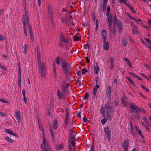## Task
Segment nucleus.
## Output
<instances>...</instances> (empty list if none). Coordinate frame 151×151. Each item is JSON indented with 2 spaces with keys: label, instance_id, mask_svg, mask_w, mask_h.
Returning a JSON list of instances; mask_svg holds the SVG:
<instances>
[{
  "label": "nucleus",
  "instance_id": "nucleus-1",
  "mask_svg": "<svg viewBox=\"0 0 151 151\" xmlns=\"http://www.w3.org/2000/svg\"><path fill=\"white\" fill-rule=\"evenodd\" d=\"M60 65L62 67V70L63 71H70L71 69L70 65L65 61V59L62 58H60V56L58 55L56 58L55 62L59 66L60 65Z\"/></svg>",
  "mask_w": 151,
  "mask_h": 151
},
{
  "label": "nucleus",
  "instance_id": "nucleus-2",
  "mask_svg": "<svg viewBox=\"0 0 151 151\" xmlns=\"http://www.w3.org/2000/svg\"><path fill=\"white\" fill-rule=\"evenodd\" d=\"M37 61L39 67V71L42 76L45 78L46 77V65L41 62V55H37Z\"/></svg>",
  "mask_w": 151,
  "mask_h": 151
},
{
  "label": "nucleus",
  "instance_id": "nucleus-3",
  "mask_svg": "<svg viewBox=\"0 0 151 151\" xmlns=\"http://www.w3.org/2000/svg\"><path fill=\"white\" fill-rule=\"evenodd\" d=\"M129 107L135 111V113L134 114H135V117H134L135 118L139 119V118L138 115V111H140L143 114L146 113V111L145 109L139 107L134 103H131L129 105Z\"/></svg>",
  "mask_w": 151,
  "mask_h": 151
},
{
  "label": "nucleus",
  "instance_id": "nucleus-4",
  "mask_svg": "<svg viewBox=\"0 0 151 151\" xmlns=\"http://www.w3.org/2000/svg\"><path fill=\"white\" fill-rule=\"evenodd\" d=\"M70 136L68 139V143L72 144L73 147H74L76 145V143L74 141L75 140V137L76 134L75 132H73L70 129H69Z\"/></svg>",
  "mask_w": 151,
  "mask_h": 151
},
{
  "label": "nucleus",
  "instance_id": "nucleus-5",
  "mask_svg": "<svg viewBox=\"0 0 151 151\" xmlns=\"http://www.w3.org/2000/svg\"><path fill=\"white\" fill-rule=\"evenodd\" d=\"M59 37V39L60 41L62 42L63 43H65L66 46L68 45L69 43V41L65 38L64 35L62 32H60Z\"/></svg>",
  "mask_w": 151,
  "mask_h": 151
},
{
  "label": "nucleus",
  "instance_id": "nucleus-6",
  "mask_svg": "<svg viewBox=\"0 0 151 151\" xmlns=\"http://www.w3.org/2000/svg\"><path fill=\"white\" fill-rule=\"evenodd\" d=\"M106 113L107 115V119L109 120H111L113 116V110L112 107L106 109Z\"/></svg>",
  "mask_w": 151,
  "mask_h": 151
},
{
  "label": "nucleus",
  "instance_id": "nucleus-7",
  "mask_svg": "<svg viewBox=\"0 0 151 151\" xmlns=\"http://www.w3.org/2000/svg\"><path fill=\"white\" fill-rule=\"evenodd\" d=\"M104 131L107 134V137L106 138L108 140H109L111 139V130H109V127L107 126L104 128Z\"/></svg>",
  "mask_w": 151,
  "mask_h": 151
},
{
  "label": "nucleus",
  "instance_id": "nucleus-8",
  "mask_svg": "<svg viewBox=\"0 0 151 151\" xmlns=\"http://www.w3.org/2000/svg\"><path fill=\"white\" fill-rule=\"evenodd\" d=\"M129 143V139L128 138L126 139L124 141L123 144H122L123 147L124 148V151L128 150Z\"/></svg>",
  "mask_w": 151,
  "mask_h": 151
},
{
  "label": "nucleus",
  "instance_id": "nucleus-9",
  "mask_svg": "<svg viewBox=\"0 0 151 151\" xmlns=\"http://www.w3.org/2000/svg\"><path fill=\"white\" fill-rule=\"evenodd\" d=\"M15 113V114L16 118L17 120V122L19 125L20 123L21 120L20 111L18 109L16 110Z\"/></svg>",
  "mask_w": 151,
  "mask_h": 151
},
{
  "label": "nucleus",
  "instance_id": "nucleus-10",
  "mask_svg": "<svg viewBox=\"0 0 151 151\" xmlns=\"http://www.w3.org/2000/svg\"><path fill=\"white\" fill-rule=\"evenodd\" d=\"M117 27L118 28L119 33H121L123 28L122 23L119 20H118V22L117 23Z\"/></svg>",
  "mask_w": 151,
  "mask_h": 151
},
{
  "label": "nucleus",
  "instance_id": "nucleus-11",
  "mask_svg": "<svg viewBox=\"0 0 151 151\" xmlns=\"http://www.w3.org/2000/svg\"><path fill=\"white\" fill-rule=\"evenodd\" d=\"M65 110L66 112V115L65 116V119L64 122V124H65V128H66L68 124V121L69 118V109L67 107L66 108Z\"/></svg>",
  "mask_w": 151,
  "mask_h": 151
},
{
  "label": "nucleus",
  "instance_id": "nucleus-12",
  "mask_svg": "<svg viewBox=\"0 0 151 151\" xmlns=\"http://www.w3.org/2000/svg\"><path fill=\"white\" fill-rule=\"evenodd\" d=\"M104 43L103 45V49L105 51H108L109 48V44L106 40H103Z\"/></svg>",
  "mask_w": 151,
  "mask_h": 151
},
{
  "label": "nucleus",
  "instance_id": "nucleus-13",
  "mask_svg": "<svg viewBox=\"0 0 151 151\" xmlns=\"http://www.w3.org/2000/svg\"><path fill=\"white\" fill-rule=\"evenodd\" d=\"M135 132H138V134L141 137V138L142 139H144V137L143 136V134L142 133V131L141 129H140L137 126H135Z\"/></svg>",
  "mask_w": 151,
  "mask_h": 151
},
{
  "label": "nucleus",
  "instance_id": "nucleus-14",
  "mask_svg": "<svg viewBox=\"0 0 151 151\" xmlns=\"http://www.w3.org/2000/svg\"><path fill=\"white\" fill-rule=\"evenodd\" d=\"M101 35L102 36V40H106L107 37V32L106 30H102L101 32Z\"/></svg>",
  "mask_w": 151,
  "mask_h": 151
},
{
  "label": "nucleus",
  "instance_id": "nucleus-15",
  "mask_svg": "<svg viewBox=\"0 0 151 151\" xmlns=\"http://www.w3.org/2000/svg\"><path fill=\"white\" fill-rule=\"evenodd\" d=\"M47 10L48 14L49 16L51 17L52 15V10L50 5H49L47 6Z\"/></svg>",
  "mask_w": 151,
  "mask_h": 151
},
{
  "label": "nucleus",
  "instance_id": "nucleus-16",
  "mask_svg": "<svg viewBox=\"0 0 151 151\" xmlns=\"http://www.w3.org/2000/svg\"><path fill=\"white\" fill-rule=\"evenodd\" d=\"M106 94L109 97L111 96V86H108L106 91Z\"/></svg>",
  "mask_w": 151,
  "mask_h": 151
},
{
  "label": "nucleus",
  "instance_id": "nucleus-17",
  "mask_svg": "<svg viewBox=\"0 0 151 151\" xmlns=\"http://www.w3.org/2000/svg\"><path fill=\"white\" fill-rule=\"evenodd\" d=\"M96 66H94L93 67V72L96 74H97L100 70V68L99 67L97 63H96Z\"/></svg>",
  "mask_w": 151,
  "mask_h": 151
},
{
  "label": "nucleus",
  "instance_id": "nucleus-18",
  "mask_svg": "<svg viewBox=\"0 0 151 151\" xmlns=\"http://www.w3.org/2000/svg\"><path fill=\"white\" fill-rule=\"evenodd\" d=\"M49 126L50 130V134L52 137V139L53 141H55V137L54 135L53 134V132L52 131V128L51 127V125H50Z\"/></svg>",
  "mask_w": 151,
  "mask_h": 151
},
{
  "label": "nucleus",
  "instance_id": "nucleus-19",
  "mask_svg": "<svg viewBox=\"0 0 151 151\" xmlns=\"http://www.w3.org/2000/svg\"><path fill=\"white\" fill-rule=\"evenodd\" d=\"M100 88V86L99 85H97L96 86L93 88V90L92 91V93L94 96L96 95V92L97 89Z\"/></svg>",
  "mask_w": 151,
  "mask_h": 151
},
{
  "label": "nucleus",
  "instance_id": "nucleus-20",
  "mask_svg": "<svg viewBox=\"0 0 151 151\" xmlns=\"http://www.w3.org/2000/svg\"><path fill=\"white\" fill-rule=\"evenodd\" d=\"M57 95L60 99H62L63 97L64 93H61L60 90L58 89L57 93Z\"/></svg>",
  "mask_w": 151,
  "mask_h": 151
},
{
  "label": "nucleus",
  "instance_id": "nucleus-21",
  "mask_svg": "<svg viewBox=\"0 0 151 151\" xmlns=\"http://www.w3.org/2000/svg\"><path fill=\"white\" fill-rule=\"evenodd\" d=\"M24 18V21L26 22L28 20H29V18L28 13L26 11H25V15H23L22 17V20Z\"/></svg>",
  "mask_w": 151,
  "mask_h": 151
},
{
  "label": "nucleus",
  "instance_id": "nucleus-22",
  "mask_svg": "<svg viewBox=\"0 0 151 151\" xmlns=\"http://www.w3.org/2000/svg\"><path fill=\"white\" fill-rule=\"evenodd\" d=\"M127 39L126 36H124L122 39V44L125 46L126 47L127 45Z\"/></svg>",
  "mask_w": 151,
  "mask_h": 151
},
{
  "label": "nucleus",
  "instance_id": "nucleus-23",
  "mask_svg": "<svg viewBox=\"0 0 151 151\" xmlns=\"http://www.w3.org/2000/svg\"><path fill=\"white\" fill-rule=\"evenodd\" d=\"M53 127L54 129H56L58 127V125L57 121L55 119L53 121Z\"/></svg>",
  "mask_w": 151,
  "mask_h": 151
},
{
  "label": "nucleus",
  "instance_id": "nucleus-24",
  "mask_svg": "<svg viewBox=\"0 0 151 151\" xmlns=\"http://www.w3.org/2000/svg\"><path fill=\"white\" fill-rule=\"evenodd\" d=\"M41 150L43 151H50V148H49V147H43L42 145V144H41Z\"/></svg>",
  "mask_w": 151,
  "mask_h": 151
},
{
  "label": "nucleus",
  "instance_id": "nucleus-25",
  "mask_svg": "<svg viewBox=\"0 0 151 151\" xmlns=\"http://www.w3.org/2000/svg\"><path fill=\"white\" fill-rule=\"evenodd\" d=\"M46 139H45V137H44L43 141H42V144L43 145L44 147H49V145L47 144H46Z\"/></svg>",
  "mask_w": 151,
  "mask_h": 151
},
{
  "label": "nucleus",
  "instance_id": "nucleus-26",
  "mask_svg": "<svg viewBox=\"0 0 151 151\" xmlns=\"http://www.w3.org/2000/svg\"><path fill=\"white\" fill-rule=\"evenodd\" d=\"M126 78L127 79L128 81L130 82L131 84H132V85H133V86H135V84L134 83V82L133 81V80H132L131 79V78L130 77H127Z\"/></svg>",
  "mask_w": 151,
  "mask_h": 151
},
{
  "label": "nucleus",
  "instance_id": "nucleus-27",
  "mask_svg": "<svg viewBox=\"0 0 151 151\" xmlns=\"http://www.w3.org/2000/svg\"><path fill=\"white\" fill-rule=\"evenodd\" d=\"M126 5L129 8L131 11L133 12L134 13V14H136V12L134 9H133V8L129 4H126Z\"/></svg>",
  "mask_w": 151,
  "mask_h": 151
},
{
  "label": "nucleus",
  "instance_id": "nucleus-28",
  "mask_svg": "<svg viewBox=\"0 0 151 151\" xmlns=\"http://www.w3.org/2000/svg\"><path fill=\"white\" fill-rule=\"evenodd\" d=\"M124 60L127 62V63L128 64V65L131 68H132V64L131 63L129 60L127 58H124Z\"/></svg>",
  "mask_w": 151,
  "mask_h": 151
},
{
  "label": "nucleus",
  "instance_id": "nucleus-29",
  "mask_svg": "<svg viewBox=\"0 0 151 151\" xmlns=\"http://www.w3.org/2000/svg\"><path fill=\"white\" fill-rule=\"evenodd\" d=\"M106 15L107 16V18L108 19V21L112 20V16L110 13H109L108 15L106 13Z\"/></svg>",
  "mask_w": 151,
  "mask_h": 151
},
{
  "label": "nucleus",
  "instance_id": "nucleus-30",
  "mask_svg": "<svg viewBox=\"0 0 151 151\" xmlns=\"http://www.w3.org/2000/svg\"><path fill=\"white\" fill-rule=\"evenodd\" d=\"M4 138L5 139L7 140L8 142L10 143H13L14 142L12 140L11 138L9 137H4Z\"/></svg>",
  "mask_w": 151,
  "mask_h": 151
},
{
  "label": "nucleus",
  "instance_id": "nucleus-31",
  "mask_svg": "<svg viewBox=\"0 0 151 151\" xmlns=\"http://www.w3.org/2000/svg\"><path fill=\"white\" fill-rule=\"evenodd\" d=\"M26 22L27 24H28L29 31H31H31L32 30V26L30 25V24L29 23V20L28 19L27 21H26Z\"/></svg>",
  "mask_w": 151,
  "mask_h": 151
},
{
  "label": "nucleus",
  "instance_id": "nucleus-32",
  "mask_svg": "<svg viewBox=\"0 0 151 151\" xmlns=\"http://www.w3.org/2000/svg\"><path fill=\"white\" fill-rule=\"evenodd\" d=\"M36 51L37 55H40V47L39 45L37 46Z\"/></svg>",
  "mask_w": 151,
  "mask_h": 151
},
{
  "label": "nucleus",
  "instance_id": "nucleus-33",
  "mask_svg": "<svg viewBox=\"0 0 151 151\" xmlns=\"http://www.w3.org/2000/svg\"><path fill=\"white\" fill-rule=\"evenodd\" d=\"M100 112L101 115H104L105 113V110L104 108H101L100 109Z\"/></svg>",
  "mask_w": 151,
  "mask_h": 151
},
{
  "label": "nucleus",
  "instance_id": "nucleus-34",
  "mask_svg": "<svg viewBox=\"0 0 151 151\" xmlns=\"http://www.w3.org/2000/svg\"><path fill=\"white\" fill-rule=\"evenodd\" d=\"M108 22L109 23H108V24L109 26V29H111V28L112 27V20L108 21Z\"/></svg>",
  "mask_w": 151,
  "mask_h": 151
},
{
  "label": "nucleus",
  "instance_id": "nucleus-35",
  "mask_svg": "<svg viewBox=\"0 0 151 151\" xmlns=\"http://www.w3.org/2000/svg\"><path fill=\"white\" fill-rule=\"evenodd\" d=\"M29 31L30 37L31 40L32 41H33L34 40V39L33 35V32L32 30H31Z\"/></svg>",
  "mask_w": 151,
  "mask_h": 151
},
{
  "label": "nucleus",
  "instance_id": "nucleus-36",
  "mask_svg": "<svg viewBox=\"0 0 151 151\" xmlns=\"http://www.w3.org/2000/svg\"><path fill=\"white\" fill-rule=\"evenodd\" d=\"M105 105L106 107V109L109 108H112V107L111 106H110V102H109V100L107 102V103L105 104ZM105 107H106V106H105Z\"/></svg>",
  "mask_w": 151,
  "mask_h": 151
},
{
  "label": "nucleus",
  "instance_id": "nucleus-37",
  "mask_svg": "<svg viewBox=\"0 0 151 151\" xmlns=\"http://www.w3.org/2000/svg\"><path fill=\"white\" fill-rule=\"evenodd\" d=\"M140 87H141L144 90H145L147 92H148L150 91L149 90L148 88H147L146 87L142 84L141 85Z\"/></svg>",
  "mask_w": 151,
  "mask_h": 151
},
{
  "label": "nucleus",
  "instance_id": "nucleus-38",
  "mask_svg": "<svg viewBox=\"0 0 151 151\" xmlns=\"http://www.w3.org/2000/svg\"><path fill=\"white\" fill-rule=\"evenodd\" d=\"M107 11H106V13L107 14H108H108L109 13H110V11H111V9L110 6L109 5L107 6Z\"/></svg>",
  "mask_w": 151,
  "mask_h": 151
},
{
  "label": "nucleus",
  "instance_id": "nucleus-39",
  "mask_svg": "<svg viewBox=\"0 0 151 151\" xmlns=\"http://www.w3.org/2000/svg\"><path fill=\"white\" fill-rule=\"evenodd\" d=\"M129 74L130 76H132V77H136V78H137V77H138V76L137 75L130 72H129Z\"/></svg>",
  "mask_w": 151,
  "mask_h": 151
},
{
  "label": "nucleus",
  "instance_id": "nucleus-40",
  "mask_svg": "<svg viewBox=\"0 0 151 151\" xmlns=\"http://www.w3.org/2000/svg\"><path fill=\"white\" fill-rule=\"evenodd\" d=\"M107 121V119L106 118H104L101 120V123L103 125H104Z\"/></svg>",
  "mask_w": 151,
  "mask_h": 151
},
{
  "label": "nucleus",
  "instance_id": "nucleus-41",
  "mask_svg": "<svg viewBox=\"0 0 151 151\" xmlns=\"http://www.w3.org/2000/svg\"><path fill=\"white\" fill-rule=\"evenodd\" d=\"M121 101L122 104H123V105H124L125 106H127V102L124 99V98H122V99H121Z\"/></svg>",
  "mask_w": 151,
  "mask_h": 151
},
{
  "label": "nucleus",
  "instance_id": "nucleus-42",
  "mask_svg": "<svg viewBox=\"0 0 151 151\" xmlns=\"http://www.w3.org/2000/svg\"><path fill=\"white\" fill-rule=\"evenodd\" d=\"M73 40L75 41H76L79 40L80 39L79 37L77 36H73Z\"/></svg>",
  "mask_w": 151,
  "mask_h": 151
},
{
  "label": "nucleus",
  "instance_id": "nucleus-43",
  "mask_svg": "<svg viewBox=\"0 0 151 151\" xmlns=\"http://www.w3.org/2000/svg\"><path fill=\"white\" fill-rule=\"evenodd\" d=\"M107 5L103 4L102 6V9H101V10H103V12H104L106 11V8Z\"/></svg>",
  "mask_w": 151,
  "mask_h": 151
},
{
  "label": "nucleus",
  "instance_id": "nucleus-44",
  "mask_svg": "<svg viewBox=\"0 0 151 151\" xmlns=\"http://www.w3.org/2000/svg\"><path fill=\"white\" fill-rule=\"evenodd\" d=\"M109 30V32H112V33L114 34V35L115 34L116 32V29H112V27H111V29Z\"/></svg>",
  "mask_w": 151,
  "mask_h": 151
},
{
  "label": "nucleus",
  "instance_id": "nucleus-45",
  "mask_svg": "<svg viewBox=\"0 0 151 151\" xmlns=\"http://www.w3.org/2000/svg\"><path fill=\"white\" fill-rule=\"evenodd\" d=\"M72 144L69 143H68V149L69 150V151H72Z\"/></svg>",
  "mask_w": 151,
  "mask_h": 151
},
{
  "label": "nucleus",
  "instance_id": "nucleus-46",
  "mask_svg": "<svg viewBox=\"0 0 151 151\" xmlns=\"http://www.w3.org/2000/svg\"><path fill=\"white\" fill-rule=\"evenodd\" d=\"M89 96V93L88 92H86L84 95L83 98L85 100L86 99H88Z\"/></svg>",
  "mask_w": 151,
  "mask_h": 151
},
{
  "label": "nucleus",
  "instance_id": "nucleus-47",
  "mask_svg": "<svg viewBox=\"0 0 151 151\" xmlns=\"http://www.w3.org/2000/svg\"><path fill=\"white\" fill-rule=\"evenodd\" d=\"M5 131L6 132V133L10 134H13V132L10 131V129H5Z\"/></svg>",
  "mask_w": 151,
  "mask_h": 151
},
{
  "label": "nucleus",
  "instance_id": "nucleus-48",
  "mask_svg": "<svg viewBox=\"0 0 151 151\" xmlns=\"http://www.w3.org/2000/svg\"><path fill=\"white\" fill-rule=\"evenodd\" d=\"M110 64H114V58L113 57H111L110 58Z\"/></svg>",
  "mask_w": 151,
  "mask_h": 151
},
{
  "label": "nucleus",
  "instance_id": "nucleus-49",
  "mask_svg": "<svg viewBox=\"0 0 151 151\" xmlns=\"http://www.w3.org/2000/svg\"><path fill=\"white\" fill-rule=\"evenodd\" d=\"M83 58H85L86 60L87 61V63H89L90 62L89 59L90 58V57H88V54H87V57H84Z\"/></svg>",
  "mask_w": 151,
  "mask_h": 151
},
{
  "label": "nucleus",
  "instance_id": "nucleus-50",
  "mask_svg": "<svg viewBox=\"0 0 151 151\" xmlns=\"http://www.w3.org/2000/svg\"><path fill=\"white\" fill-rule=\"evenodd\" d=\"M143 65L145 67H146L149 70H151V67L150 66H148V65L146 63H144L143 64Z\"/></svg>",
  "mask_w": 151,
  "mask_h": 151
},
{
  "label": "nucleus",
  "instance_id": "nucleus-51",
  "mask_svg": "<svg viewBox=\"0 0 151 151\" xmlns=\"http://www.w3.org/2000/svg\"><path fill=\"white\" fill-rule=\"evenodd\" d=\"M57 149H62L63 147V146L62 145L60 144L58 145L57 146Z\"/></svg>",
  "mask_w": 151,
  "mask_h": 151
},
{
  "label": "nucleus",
  "instance_id": "nucleus-52",
  "mask_svg": "<svg viewBox=\"0 0 151 151\" xmlns=\"http://www.w3.org/2000/svg\"><path fill=\"white\" fill-rule=\"evenodd\" d=\"M24 51L23 52L24 54H26L27 53V45L26 44H25L24 45Z\"/></svg>",
  "mask_w": 151,
  "mask_h": 151
},
{
  "label": "nucleus",
  "instance_id": "nucleus-53",
  "mask_svg": "<svg viewBox=\"0 0 151 151\" xmlns=\"http://www.w3.org/2000/svg\"><path fill=\"white\" fill-rule=\"evenodd\" d=\"M140 74H141V75L142 76L144 77V78H145L146 79H147L148 80H149V79L147 77V76H146L144 74H143V73H140Z\"/></svg>",
  "mask_w": 151,
  "mask_h": 151
},
{
  "label": "nucleus",
  "instance_id": "nucleus-54",
  "mask_svg": "<svg viewBox=\"0 0 151 151\" xmlns=\"http://www.w3.org/2000/svg\"><path fill=\"white\" fill-rule=\"evenodd\" d=\"M133 129L132 128L130 129V132L131 133V135H132L134 137L135 136L134 133L133 132Z\"/></svg>",
  "mask_w": 151,
  "mask_h": 151
},
{
  "label": "nucleus",
  "instance_id": "nucleus-55",
  "mask_svg": "<svg viewBox=\"0 0 151 151\" xmlns=\"http://www.w3.org/2000/svg\"><path fill=\"white\" fill-rule=\"evenodd\" d=\"M22 22H23V24L24 25L23 28H27L26 25V22L24 21V19H23V20H22Z\"/></svg>",
  "mask_w": 151,
  "mask_h": 151
},
{
  "label": "nucleus",
  "instance_id": "nucleus-56",
  "mask_svg": "<svg viewBox=\"0 0 151 151\" xmlns=\"http://www.w3.org/2000/svg\"><path fill=\"white\" fill-rule=\"evenodd\" d=\"M84 48L86 49H87V48L88 47V49H89L90 46L89 45L88 43H87V44L86 45H84Z\"/></svg>",
  "mask_w": 151,
  "mask_h": 151
},
{
  "label": "nucleus",
  "instance_id": "nucleus-57",
  "mask_svg": "<svg viewBox=\"0 0 151 151\" xmlns=\"http://www.w3.org/2000/svg\"><path fill=\"white\" fill-rule=\"evenodd\" d=\"M0 101H1L3 103H8V101H6L5 99H0Z\"/></svg>",
  "mask_w": 151,
  "mask_h": 151
},
{
  "label": "nucleus",
  "instance_id": "nucleus-58",
  "mask_svg": "<svg viewBox=\"0 0 151 151\" xmlns=\"http://www.w3.org/2000/svg\"><path fill=\"white\" fill-rule=\"evenodd\" d=\"M145 40L150 45H151V41L148 38H145Z\"/></svg>",
  "mask_w": 151,
  "mask_h": 151
},
{
  "label": "nucleus",
  "instance_id": "nucleus-59",
  "mask_svg": "<svg viewBox=\"0 0 151 151\" xmlns=\"http://www.w3.org/2000/svg\"><path fill=\"white\" fill-rule=\"evenodd\" d=\"M141 41L143 44H144L147 47H148V46L149 45L147 43L145 42L143 39H141Z\"/></svg>",
  "mask_w": 151,
  "mask_h": 151
},
{
  "label": "nucleus",
  "instance_id": "nucleus-60",
  "mask_svg": "<svg viewBox=\"0 0 151 151\" xmlns=\"http://www.w3.org/2000/svg\"><path fill=\"white\" fill-rule=\"evenodd\" d=\"M127 1V0H119V2L121 3L123 2L124 3V4L126 5V4H127L126 3Z\"/></svg>",
  "mask_w": 151,
  "mask_h": 151
},
{
  "label": "nucleus",
  "instance_id": "nucleus-61",
  "mask_svg": "<svg viewBox=\"0 0 151 151\" xmlns=\"http://www.w3.org/2000/svg\"><path fill=\"white\" fill-rule=\"evenodd\" d=\"M82 74H85V73H87L88 72V70H87L86 69H83L82 70Z\"/></svg>",
  "mask_w": 151,
  "mask_h": 151
},
{
  "label": "nucleus",
  "instance_id": "nucleus-62",
  "mask_svg": "<svg viewBox=\"0 0 151 151\" xmlns=\"http://www.w3.org/2000/svg\"><path fill=\"white\" fill-rule=\"evenodd\" d=\"M114 104L115 106H117L118 105L119 103L117 102L116 100H115L114 101Z\"/></svg>",
  "mask_w": 151,
  "mask_h": 151
},
{
  "label": "nucleus",
  "instance_id": "nucleus-63",
  "mask_svg": "<svg viewBox=\"0 0 151 151\" xmlns=\"http://www.w3.org/2000/svg\"><path fill=\"white\" fill-rule=\"evenodd\" d=\"M60 41L58 42L59 45L60 47H62L64 45Z\"/></svg>",
  "mask_w": 151,
  "mask_h": 151
},
{
  "label": "nucleus",
  "instance_id": "nucleus-64",
  "mask_svg": "<svg viewBox=\"0 0 151 151\" xmlns=\"http://www.w3.org/2000/svg\"><path fill=\"white\" fill-rule=\"evenodd\" d=\"M114 84H116V85H117L118 84L116 78H115L114 79Z\"/></svg>",
  "mask_w": 151,
  "mask_h": 151
}]
</instances>
